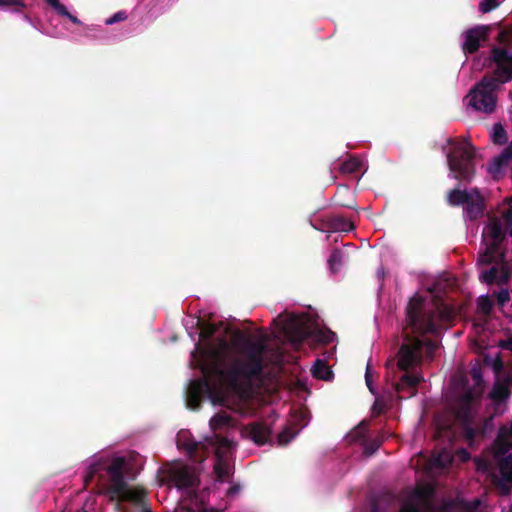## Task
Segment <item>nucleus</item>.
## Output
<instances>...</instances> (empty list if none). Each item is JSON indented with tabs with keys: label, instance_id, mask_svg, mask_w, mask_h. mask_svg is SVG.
Instances as JSON below:
<instances>
[{
	"label": "nucleus",
	"instance_id": "1",
	"mask_svg": "<svg viewBox=\"0 0 512 512\" xmlns=\"http://www.w3.org/2000/svg\"><path fill=\"white\" fill-rule=\"evenodd\" d=\"M202 379L191 380L186 391L187 406L198 410L204 399H209L213 405H221L224 397L219 388L213 385L209 376L215 375L229 388L239 389L242 384L260 379L264 373L265 345L246 339L241 354H236L229 343L220 338L217 344H208L201 349Z\"/></svg>",
	"mask_w": 512,
	"mask_h": 512
},
{
	"label": "nucleus",
	"instance_id": "4",
	"mask_svg": "<svg viewBox=\"0 0 512 512\" xmlns=\"http://www.w3.org/2000/svg\"><path fill=\"white\" fill-rule=\"evenodd\" d=\"M448 144L453 145L447 153L450 171L454 174L455 179L470 183L475 176L476 148L469 142L458 143L452 138L448 139Z\"/></svg>",
	"mask_w": 512,
	"mask_h": 512
},
{
	"label": "nucleus",
	"instance_id": "20",
	"mask_svg": "<svg viewBox=\"0 0 512 512\" xmlns=\"http://www.w3.org/2000/svg\"><path fill=\"white\" fill-rule=\"evenodd\" d=\"M507 436L512 437V420L509 427L503 426L500 428L499 435L495 441V444L498 446L497 455H505L509 451L511 443L505 439Z\"/></svg>",
	"mask_w": 512,
	"mask_h": 512
},
{
	"label": "nucleus",
	"instance_id": "8",
	"mask_svg": "<svg viewBox=\"0 0 512 512\" xmlns=\"http://www.w3.org/2000/svg\"><path fill=\"white\" fill-rule=\"evenodd\" d=\"M474 396L472 392L464 393L457 401L455 407V418L461 425L464 438L471 445L478 433H483V428L474 427V418L472 414V404Z\"/></svg>",
	"mask_w": 512,
	"mask_h": 512
},
{
	"label": "nucleus",
	"instance_id": "7",
	"mask_svg": "<svg viewBox=\"0 0 512 512\" xmlns=\"http://www.w3.org/2000/svg\"><path fill=\"white\" fill-rule=\"evenodd\" d=\"M496 89L495 80L488 74L484 75L470 92L469 104L477 111H482L487 114L494 112L497 102L495 95Z\"/></svg>",
	"mask_w": 512,
	"mask_h": 512
},
{
	"label": "nucleus",
	"instance_id": "5",
	"mask_svg": "<svg viewBox=\"0 0 512 512\" xmlns=\"http://www.w3.org/2000/svg\"><path fill=\"white\" fill-rule=\"evenodd\" d=\"M284 333L294 344H301L308 338H313L322 344H329L334 341L335 334L330 331H323L321 329H313L309 323L299 317L289 318L284 326Z\"/></svg>",
	"mask_w": 512,
	"mask_h": 512
},
{
	"label": "nucleus",
	"instance_id": "17",
	"mask_svg": "<svg viewBox=\"0 0 512 512\" xmlns=\"http://www.w3.org/2000/svg\"><path fill=\"white\" fill-rule=\"evenodd\" d=\"M483 235H487L491 239L488 245L492 246L493 249H500L506 237L502 224L498 219L492 220L490 224L484 228Z\"/></svg>",
	"mask_w": 512,
	"mask_h": 512
},
{
	"label": "nucleus",
	"instance_id": "19",
	"mask_svg": "<svg viewBox=\"0 0 512 512\" xmlns=\"http://www.w3.org/2000/svg\"><path fill=\"white\" fill-rule=\"evenodd\" d=\"M495 80V86L498 88L499 84H504L512 80V61L500 66H497L493 74H488Z\"/></svg>",
	"mask_w": 512,
	"mask_h": 512
},
{
	"label": "nucleus",
	"instance_id": "39",
	"mask_svg": "<svg viewBox=\"0 0 512 512\" xmlns=\"http://www.w3.org/2000/svg\"><path fill=\"white\" fill-rule=\"evenodd\" d=\"M478 308L483 314L489 315L493 308V302L488 296H481L478 300Z\"/></svg>",
	"mask_w": 512,
	"mask_h": 512
},
{
	"label": "nucleus",
	"instance_id": "35",
	"mask_svg": "<svg viewBox=\"0 0 512 512\" xmlns=\"http://www.w3.org/2000/svg\"><path fill=\"white\" fill-rule=\"evenodd\" d=\"M102 470H104V463H102V462L92 463L88 467V469L85 473V476H84L85 483L88 484L89 482H91L93 480V478L95 477V475L98 474Z\"/></svg>",
	"mask_w": 512,
	"mask_h": 512
},
{
	"label": "nucleus",
	"instance_id": "40",
	"mask_svg": "<svg viewBox=\"0 0 512 512\" xmlns=\"http://www.w3.org/2000/svg\"><path fill=\"white\" fill-rule=\"evenodd\" d=\"M214 471L219 480H224L228 477L229 472L227 466L218 458L217 463L214 466Z\"/></svg>",
	"mask_w": 512,
	"mask_h": 512
},
{
	"label": "nucleus",
	"instance_id": "16",
	"mask_svg": "<svg viewBox=\"0 0 512 512\" xmlns=\"http://www.w3.org/2000/svg\"><path fill=\"white\" fill-rule=\"evenodd\" d=\"M481 282H484L488 285H492L496 283L501 286L508 282L509 274L505 268L502 266L500 269L497 266H492L488 270H485L479 276Z\"/></svg>",
	"mask_w": 512,
	"mask_h": 512
},
{
	"label": "nucleus",
	"instance_id": "33",
	"mask_svg": "<svg viewBox=\"0 0 512 512\" xmlns=\"http://www.w3.org/2000/svg\"><path fill=\"white\" fill-rule=\"evenodd\" d=\"M298 432L299 430H293L290 426H286L278 435V444L281 446L287 445L296 437Z\"/></svg>",
	"mask_w": 512,
	"mask_h": 512
},
{
	"label": "nucleus",
	"instance_id": "52",
	"mask_svg": "<svg viewBox=\"0 0 512 512\" xmlns=\"http://www.w3.org/2000/svg\"><path fill=\"white\" fill-rule=\"evenodd\" d=\"M501 383H505L508 385V387L510 388L511 385H512V376H508L504 379V381H502Z\"/></svg>",
	"mask_w": 512,
	"mask_h": 512
},
{
	"label": "nucleus",
	"instance_id": "9",
	"mask_svg": "<svg viewBox=\"0 0 512 512\" xmlns=\"http://www.w3.org/2000/svg\"><path fill=\"white\" fill-rule=\"evenodd\" d=\"M432 489H418L415 492L416 502L407 501L405 502L399 512H434V506L432 503ZM370 512H379V505L377 502H373Z\"/></svg>",
	"mask_w": 512,
	"mask_h": 512
},
{
	"label": "nucleus",
	"instance_id": "51",
	"mask_svg": "<svg viewBox=\"0 0 512 512\" xmlns=\"http://www.w3.org/2000/svg\"><path fill=\"white\" fill-rule=\"evenodd\" d=\"M175 512H196V511L193 510L192 508L180 507V508L176 509Z\"/></svg>",
	"mask_w": 512,
	"mask_h": 512
},
{
	"label": "nucleus",
	"instance_id": "45",
	"mask_svg": "<svg viewBox=\"0 0 512 512\" xmlns=\"http://www.w3.org/2000/svg\"><path fill=\"white\" fill-rule=\"evenodd\" d=\"M49 6H51L57 14L61 11L65 12V6L60 3L59 0H44Z\"/></svg>",
	"mask_w": 512,
	"mask_h": 512
},
{
	"label": "nucleus",
	"instance_id": "59",
	"mask_svg": "<svg viewBox=\"0 0 512 512\" xmlns=\"http://www.w3.org/2000/svg\"><path fill=\"white\" fill-rule=\"evenodd\" d=\"M511 201H512V198H511Z\"/></svg>",
	"mask_w": 512,
	"mask_h": 512
},
{
	"label": "nucleus",
	"instance_id": "26",
	"mask_svg": "<svg viewBox=\"0 0 512 512\" xmlns=\"http://www.w3.org/2000/svg\"><path fill=\"white\" fill-rule=\"evenodd\" d=\"M386 438L384 432H379L377 436L364 442V454L366 456L373 455L382 445Z\"/></svg>",
	"mask_w": 512,
	"mask_h": 512
},
{
	"label": "nucleus",
	"instance_id": "46",
	"mask_svg": "<svg viewBox=\"0 0 512 512\" xmlns=\"http://www.w3.org/2000/svg\"><path fill=\"white\" fill-rule=\"evenodd\" d=\"M58 15L68 18L72 23H74V24H76V25H80V24H82V22L78 19V17H77V16H75V15H72V14L67 10V8H66V7H65V12H62V11H61Z\"/></svg>",
	"mask_w": 512,
	"mask_h": 512
},
{
	"label": "nucleus",
	"instance_id": "15",
	"mask_svg": "<svg viewBox=\"0 0 512 512\" xmlns=\"http://www.w3.org/2000/svg\"><path fill=\"white\" fill-rule=\"evenodd\" d=\"M512 161V141L502 151L500 155L495 157L492 162L488 165V172L493 179H498L502 173L504 167H506Z\"/></svg>",
	"mask_w": 512,
	"mask_h": 512
},
{
	"label": "nucleus",
	"instance_id": "25",
	"mask_svg": "<svg viewBox=\"0 0 512 512\" xmlns=\"http://www.w3.org/2000/svg\"><path fill=\"white\" fill-rule=\"evenodd\" d=\"M312 375L317 379L327 381L333 377V372L324 360L317 359L312 368Z\"/></svg>",
	"mask_w": 512,
	"mask_h": 512
},
{
	"label": "nucleus",
	"instance_id": "43",
	"mask_svg": "<svg viewBox=\"0 0 512 512\" xmlns=\"http://www.w3.org/2000/svg\"><path fill=\"white\" fill-rule=\"evenodd\" d=\"M421 341L423 342V348H426L427 356L432 358L435 350L438 348V344L431 339Z\"/></svg>",
	"mask_w": 512,
	"mask_h": 512
},
{
	"label": "nucleus",
	"instance_id": "42",
	"mask_svg": "<svg viewBox=\"0 0 512 512\" xmlns=\"http://www.w3.org/2000/svg\"><path fill=\"white\" fill-rule=\"evenodd\" d=\"M127 14L125 11H118L114 15H112L110 18H108L105 23L107 25H113L117 22L125 21L127 19Z\"/></svg>",
	"mask_w": 512,
	"mask_h": 512
},
{
	"label": "nucleus",
	"instance_id": "30",
	"mask_svg": "<svg viewBox=\"0 0 512 512\" xmlns=\"http://www.w3.org/2000/svg\"><path fill=\"white\" fill-rule=\"evenodd\" d=\"M214 444L216 446V455L218 458H220L221 449L229 450L234 445L232 440L220 434H215Z\"/></svg>",
	"mask_w": 512,
	"mask_h": 512
},
{
	"label": "nucleus",
	"instance_id": "41",
	"mask_svg": "<svg viewBox=\"0 0 512 512\" xmlns=\"http://www.w3.org/2000/svg\"><path fill=\"white\" fill-rule=\"evenodd\" d=\"M499 5L497 0H481L479 10L482 13H488L494 10Z\"/></svg>",
	"mask_w": 512,
	"mask_h": 512
},
{
	"label": "nucleus",
	"instance_id": "47",
	"mask_svg": "<svg viewBox=\"0 0 512 512\" xmlns=\"http://www.w3.org/2000/svg\"><path fill=\"white\" fill-rule=\"evenodd\" d=\"M503 219L508 227H512V207L503 213Z\"/></svg>",
	"mask_w": 512,
	"mask_h": 512
},
{
	"label": "nucleus",
	"instance_id": "24",
	"mask_svg": "<svg viewBox=\"0 0 512 512\" xmlns=\"http://www.w3.org/2000/svg\"><path fill=\"white\" fill-rule=\"evenodd\" d=\"M510 396V390L507 384L497 381L489 393V397L496 403L504 402Z\"/></svg>",
	"mask_w": 512,
	"mask_h": 512
},
{
	"label": "nucleus",
	"instance_id": "53",
	"mask_svg": "<svg viewBox=\"0 0 512 512\" xmlns=\"http://www.w3.org/2000/svg\"><path fill=\"white\" fill-rule=\"evenodd\" d=\"M472 377L475 379V380H479L481 378V374L479 371H473V374H472Z\"/></svg>",
	"mask_w": 512,
	"mask_h": 512
},
{
	"label": "nucleus",
	"instance_id": "10",
	"mask_svg": "<svg viewBox=\"0 0 512 512\" xmlns=\"http://www.w3.org/2000/svg\"><path fill=\"white\" fill-rule=\"evenodd\" d=\"M499 473L491 474V483L500 494L508 495L512 488V455H507L499 461Z\"/></svg>",
	"mask_w": 512,
	"mask_h": 512
},
{
	"label": "nucleus",
	"instance_id": "50",
	"mask_svg": "<svg viewBox=\"0 0 512 512\" xmlns=\"http://www.w3.org/2000/svg\"><path fill=\"white\" fill-rule=\"evenodd\" d=\"M477 467H478V469H481V470H483V471H487V470H488V468H489V465H488V463H486V462H484V461H479V462L477 463Z\"/></svg>",
	"mask_w": 512,
	"mask_h": 512
},
{
	"label": "nucleus",
	"instance_id": "13",
	"mask_svg": "<svg viewBox=\"0 0 512 512\" xmlns=\"http://www.w3.org/2000/svg\"><path fill=\"white\" fill-rule=\"evenodd\" d=\"M488 38V29L485 26H476L466 31L465 41L462 45L465 54H473L480 48L481 41Z\"/></svg>",
	"mask_w": 512,
	"mask_h": 512
},
{
	"label": "nucleus",
	"instance_id": "57",
	"mask_svg": "<svg viewBox=\"0 0 512 512\" xmlns=\"http://www.w3.org/2000/svg\"><path fill=\"white\" fill-rule=\"evenodd\" d=\"M373 408L379 410V407H376V405H373Z\"/></svg>",
	"mask_w": 512,
	"mask_h": 512
},
{
	"label": "nucleus",
	"instance_id": "54",
	"mask_svg": "<svg viewBox=\"0 0 512 512\" xmlns=\"http://www.w3.org/2000/svg\"><path fill=\"white\" fill-rule=\"evenodd\" d=\"M502 366H503V363H502V361H501V360H499L498 362H496V363H495V365H494L495 369H500V368H502Z\"/></svg>",
	"mask_w": 512,
	"mask_h": 512
},
{
	"label": "nucleus",
	"instance_id": "58",
	"mask_svg": "<svg viewBox=\"0 0 512 512\" xmlns=\"http://www.w3.org/2000/svg\"><path fill=\"white\" fill-rule=\"evenodd\" d=\"M373 408L379 410V407H376V405H373Z\"/></svg>",
	"mask_w": 512,
	"mask_h": 512
},
{
	"label": "nucleus",
	"instance_id": "27",
	"mask_svg": "<svg viewBox=\"0 0 512 512\" xmlns=\"http://www.w3.org/2000/svg\"><path fill=\"white\" fill-rule=\"evenodd\" d=\"M362 162L359 158L351 156L340 164L339 170L343 174H353L360 170Z\"/></svg>",
	"mask_w": 512,
	"mask_h": 512
},
{
	"label": "nucleus",
	"instance_id": "28",
	"mask_svg": "<svg viewBox=\"0 0 512 512\" xmlns=\"http://www.w3.org/2000/svg\"><path fill=\"white\" fill-rule=\"evenodd\" d=\"M492 60L496 63L497 66L509 63L512 61V54H509L507 50L503 48H494L492 50Z\"/></svg>",
	"mask_w": 512,
	"mask_h": 512
},
{
	"label": "nucleus",
	"instance_id": "22",
	"mask_svg": "<svg viewBox=\"0 0 512 512\" xmlns=\"http://www.w3.org/2000/svg\"><path fill=\"white\" fill-rule=\"evenodd\" d=\"M328 227L332 231L349 232L354 229L353 223L341 215H333L328 219Z\"/></svg>",
	"mask_w": 512,
	"mask_h": 512
},
{
	"label": "nucleus",
	"instance_id": "38",
	"mask_svg": "<svg viewBox=\"0 0 512 512\" xmlns=\"http://www.w3.org/2000/svg\"><path fill=\"white\" fill-rule=\"evenodd\" d=\"M0 8H12L14 11H20L25 8V3L22 0H0Z\"/></svg>",
	"mask_w": 512,
	"mask_h": 512
},
{
	"label": "nucleus",
	"instance_id": "3",
	"mask_svg": "<svg viewBox=\"0 0 512 512\" xmlns=\"http://www.w3.org/2000/svg\"><path fill=\"white\" fill-rule=\"evenodd\" d=\"M454 315L452 306L442 301H436L435 308L428 310L426 309V299L414 295L406 306V328H410L413 334H436L439 330L436 320L449 322L453 320Z\"/></svg>",
	"mask_w": 512,
	"mask_h": 512
},
{
	"label": "nucleus",
	"instance_id": "48",
	"mask_svg": "<svg viewBox=\"0 0 512 512\" xmlns=\"http://www.w3.org/2000/svg\"><path fill=\"white\" fill-rule=\"evenodd\" d=\"M365 381H366V384H367V387L369 388V390L371 392H373L372 380H371V372H370V366L369 365H367V368H366Z\"/></svg>",
	"mask_w": 512,
	"mask_h": 512
},
{
	"label": "nucleus",
	"instance_id": "14",
	"mask_svg": "<svg viewBox=\"0 0 512 512\" xmlns=\"http://www.w3.org/2000/svg\"><path fill=\"white\" fill-rule=\"evenodd\" d=\"M485 201L478 188L472 189L470 200L466 203L465 213L470 220H476L483 216Z\"/></svg>",
	"mask_w": 512,
	"mask_h": 512
},
{
	"label": "nucleus",
	"instance_id": "44",
	"mask_svg": "<svg viewBox=\"0 0 512 512\" xmlns=\"http://www.w3.org/2000/svg\"><path fill=\"white\" fill-rule=\"evenodd\" d=\"M496 298H497V303L500 305V306H504L509 300H510V294H509V291L507 289H501L497 294H496Z\"/></svg>",
	"mask_w": 512,
	"mask_h": 512
},
{
	"label": "nucleus",
	"instance_id": "36",
	"mask_svg": "<svg viewBox=\"0 0 512 512\" xmlns=\"http://www.w3.org/2000/svg\"><path fill=\"white\" fill-rule=\"evenodd\" d=\"M343 194H350L349 188L347 186H341V187L337 188V192H336V194L334 196L335 203L338 204L341 207L354 208L355 206H354L353 202L341 201L340 200V197Z\"/></svg>",
	"mask_w": 512,
	"mask_h": 512
},
{
	"label": "nucleus",
	"instance_id": "49",
	"mask_svg": "<svg viewBox=\"0 0 512 512\" xmlns=\"http://www.w3.org/2000/svg\"><path fill=\"white\" fill-rule=\"evenodd\" d=\"M499 346L502 349H506L512 352V337L508 338L507 340L501 341Z\"/></svg>",
	"mask_w": 512,
	"mask_h": 512
},
{
	"label": "nucleus",
	"instance_id": "23",
	"mask_svg": "<svg viewBox=\"0 0 512 512\" xmlns=\"http://www.w3.org/2000/svg\"><path fill=\"white\" fill-rule=\"evenodd\" d=\"M471 194L472 190L468 192L466 190L453 189L448 192L447 201L451 206H460L470 200Z\"/></svg>",
	"mask_w": 512,
	"mask_h": 512
},
{
	"label": "nucleus",
	"instance_id": "12",
	"mask_svg": "<svg viewBox=\"0 0 512 512\" xmlns=\"http://www.w3.org/2000/svg\"><path fill=\"white\" fill-rule=\"evenodd\" d=\"M242 434L255 444L262 446L270 440L272 429L265 422L256 421L245 425Z\"/></svg>",
	"mask_w": 512,
	"mask_h": 512
},
{
	"label": "nucleus",
	"instance_id": "2",
	"mask_svg": "<svg viewBox=\"0 0 512 512\" xmlns=\"http://www.w3.org/2000/svg\"><path fill=\"white\" fill-rule=\"evenodd\" d=\"M423 342L416 337H408L400 346L397 360L387 362V368L396 365L397 369L404 372L399 380L393 384L400 398H410L416 395L417 386L424 379L419 373H409L420 366L423 359Z\"/></svg>",
	"mask_w": 512,
	"mask_h": 512
},
{
	"label": "nucleus",
	"instance_id": "32",
	"mask_svg": "<svg viewBox=\"0 0 512 512\" xmlns=\"http://www.w3.org/2000/svg\"><path fill=\"white\" fill-rule=\"evenodd\" d=\"M342 258H343V254L340 250L335 249L332 251V253L328 259V264H329L330 270L333 273H337L340 270V268L342 266Z\"/></svg>",
	"mask_w": 512,
	"mask_h": 512
},
{
	"label": "nucleus",
	"instance_id": "11",
	"mask_svg": "<svg viewBox=\"0 0 512 512\" xmlns=\"http://www.w3.org/2000/svg\"><path fill=\"white\" fill-rule=\"evenodd\" d=\"M164 479L178 489L192 488L197 484L195 474L187 466L167 469Z\"/></svg>",
	"mask_w": 512,
	"mask_h": 512
},
{
	"label": "nucleus",
	"instance_id": "55",
	"mask_svg": "<svg viewBox=\"0 0 512 512\" xmlns=\"http://www.w3.org/2000/svg\"><path fill=\"white\" fill-rule=\"evenodd\" d=\"M509 235L512 237V227L509 229Z\"/></svg>",
	"mask_w": 512,
	"mask_h": 512
},
{
	"label": "nucleus",
	"instance_id": "56",
	"mask_svg": "<svg viewBox=\"0 0 512 512\" xmlns=\"http://www.w3.org/2000/svg\"><path fill=\"white\" fill-rule=\"evenodd\" d=\"M501 260L504 258V254H499Z\"/></svg>",
	"mask_w": 512,
	"mask_h": 512
},
{
	"label": "nucleus",
	"instance_id": "31",
	"mask_svg": "<svg viewBox=\"0 0 512 512\" xmlns=\"http://www.w3.org/2000/svg\"><path fill=\"white\" fill-rule=\"evenodd\" d=\"M492 141L497 145H503L508 141L507 133L500 123L493 127Z\"/></svg>",
	"mask_w": 512,
	"mask_h": 512
},
{
	"label": "nucleus",
	"instance_id": "37",
	"mask_svg": "<svg viewBox=\"0 0 512 512\" xmlns=\"http://www.w3.org/2000/svg\"><path fill=\"white\" fill-rule=\"evenodd\" d=\"M481 505L480 499H474L471 502H461L459 512H482L480 509Z\"/></svg>",
	"mask_w": 512,
	"mask_h": 512
},
{
	"label": "nucleus",
	"instance_id": "29",
	"mask_svg": "<svg viewBox=\"0 0 512 512\" xmlns=\"http://www.w3.org/2000/svg\"><path fill=\"white\" fill-rule=\"evenodd\" d=\"M500 249H493L492 246L487 245L483 253L480 254L478 263L482 265H489L496 262L497 254Z\"/></svg>",
	"mask_w": 512,
	"mask_h": 512
},
{
	"label": "nucleus",
	"instance_id": "18",
	"mask_svg": "<svg viewBox=\"0 0 512 512\" xmlns=\"http://www.w3.org/2000/svg\"><path fill=\"white\" fill-rule=\"evenodd\" d=\"M181 447L187 451L189 458L195 462H203L206 458L205 454H200V450L204 445L193 439H188L181 443Z\"/></svg>",
	"mask_w": 512,
	"mask_h": 512
},
{
	"label": "nucleus",
	"instance_id": "6",
	"mask_svg": "<svg viewBox=\"0 0 512 512\" xmlns=\"http://www.w3.org/2000/svg\"><path fill=\"white\" fill-rule=\"evenodd\" d=\"M125 466L126 461L123 457H116L107 467L104 466V470L107 471L110 478L109 490L113 496L120 500L139 502L142 495L129 489L124 479Z\"/></svg>",
	"mask_w": 512,
	"mask_h": 512
},
{
	"label": "nucleus",
	"instance_id": "34",
	"mask_svg": "<svg viewBox=\"0 0 512 512\" xmlns=\"http://www.w3.org/2000/svg\"><path fill=\"white\" fill-rule=\"evenodd\" d=\"M199 324H200V338L202 340L211 339L217 331V327L214 324L203 323L200 321H199Z\"/></svg>",
	"mask_w": 512,
	"mask_h": 512
},
{
	"label": "nucleus",
	"instance_id": "21",
	"mask_svg": "<svg viewBox=\"0 0 512 512\" xmlns=\"http://www.w3.org/2000/svg\"><path fill=\"white\" fill-rule=\"evenodd\" d=\"M211 430L214 432L226 427L234 426V419L226 412L216 413L209 421Z\"/></svg>",
	"mask_w": 512,
	"mask_h": 512
}]
</instances>
